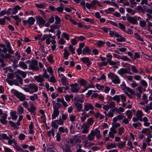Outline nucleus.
<instances>
[{
  "label": "nucleus",
  "instance_id": "nucleus-1",
  "mask_svg": "<svg viewBox=\"0 0 152 152\" xmlns=\"http://www.w3.org/2000/svg\"><path fill=\"white\" fill-rule=\"evenodd\" d=\"M95 131L92 130L90 133L87 136L88 140L90 141H92L94 139V137L96 135L97 139H99L101 137L100 131L97 129L96 128L95 130Z\"/></svg>",
  "mask_w": 152,
  "mask_h": 152
},
{
  "label": "nucleus",
  "instance_id": "nucleus-2",
  "mask_svg": "<svg viewBox=\"0 0 152 152\" xmlns=\"http://www.w3.org/2000/svg\"><path fill=\"white\" fill-rule=\"evenodd\" d=\"M26 62L28 64H30L29 65L28 69H31L35 71H38L39 68L38 66V62L35 60H33L31 61L30 60L26 61Z\"/></svg>",
  "mask_w": 152,
  "mask_h": 152
},
{
  "label": "nucleus",
  "instance_id": "nucleus-3",
  "mask_svg": "<svg viewBox=\"0 0 152 152\" xmlns=\"http://www.w3.org/2000/svg\"><path fill=\"white\" fill-rule=\"evenodd\" d=\"M11 92L18 98L20 101H23L26 99V96L22 93L19 92L13 89L11 90Z\"/></svg>",
  "mask_w": 152,
  "mask_h": 152
},
{
  "label": "nucleus",
  "instance_id": "nucleus-4",
  "mask_svg": "<svg viewBox=\"0 0 152 152\" xmlns=\"http://www.w3.org/2000/svg\"><path fill=\"white\" fill-rule=\"evenodd\" d=\"M118 73L121 76H123L125 74H128L130 75L132 74V73L130 71V68H129L127 69L124 68H121L120 70L118 71Z\"/></svg>",
  "mask_w": 152,
  "mask_h": 152
},
{
  "label": "nucleus",
  "instance_id": "nucleus-5",
  "mask_svg": "<svg viewBox=\"0 0 152 152\" xmlns=\"http://www.w3.org/2000/svg\"><path fill=\"white\" fill-rule=\"evenodd\" d=\"M71 87V91L73 93L78 92L80 87L78 86L79 84L77 83L72 84L69 85Z\"/></svg>",
  "mask_w": 152,
  "mask_h": 152
},
{
  "label": "nucleus",
  "instance_id": "nucleus-6",
  "mask_svg": "<svg viewBox=\"0 0 152 152\" xmlns=\"http://www.w3.org/2000/svg\"><path fill=\"white\" fill-rule=\"evenodd\" d=\"M59 114V110L58 108H56V107L53 106V113L52 115V119H54L58 117Z\"/></svg>",
  "mask_w": 152,
  "mask_h": 152
},
{
  "label": "nucleus",
  "instance_id": "nucleus-7",
  "mask_svg": "<svg viewBox=\"0 0 152 152\" xmlns=\"http://www.w3.org/2000/svg\"><path fill=\"white\" fill-rule=\"evenodd\" d=\"M36 19L37 24L41 28L46 23L45 20L41 17H38Z\"/></svg>",
  "mask_w": 152,
  "mask_h": 152
},
{
  "label": "nucleus",
  "instance_id": "nucleus-8",
  "mask_svg": "<svg viewBox=\"0 0 152 152\" xmlns=\"http://www.w3.org/2000/svg\"><path fill=\"white\" fill-rule=\"evenodd\" d=\"M7 115V114L4 113L3 114V115L1 116V118L0 119V121L2 124L5 125L7 124V121L6 119Z\"/></svg>",
  "mask_w": 152,
  "mask_h": 152
},
{
  "label": "nucleus",
  "instance_id": "nucleus-9",
  "mask_svg": "<svg viewBox=\"0 0 152 152\" xmlns=\"http://www.w3.org/2000/svg\"><path fill=\"white\" fill-rule=\"evenodd\" d=\"M28 87L30 89V90L33 91L34 92H37L38 90V87L37 86L35 83H30L28 85Z\"/></svg>",
  "mask_w": 152,
  "mask_h": 152
},
{
  "label": "nucleus",
  "instance_id": "nucleus-10",
  "mask_svg": "<svg viewBox=\"0 0 152 152\" xmlns=\"http://www.w3.org/2000/svg\"><path fill=\"white\" fill-rule=\"evenodd\" d=\"M127 20L128 21L133 24H138L135 16L134 17H128L127 18Z\"/></svg>",
  "mask_w": 152,
  "mask_h": 152
},
{
  "label": "nucleus",
  "instance_id": "nucleus-11",
  "mask_svg": "<svg viewBox=\"0 0 152 152\" xmlns=\"http://www.w3.org/2000/svg\"><path fill=\"white\" fill-rule=\"evenodd\" d=\"M117 133V131L115 128L113 127L110 129V131L109 133V136L110 137L113 138L114 137V134H116Z\"/></svg>",
  "mask_w": 152,
  "mask_h": 152
},
{
  "label": "nucleus",
  "instance_id": "nucleus-12",
  "mask_svg": "<svg viewBox=\"0 0 152 152\" xmlns=\"http://www.w3.org/2000/svg\"><path fill=\"white\" fill-rule=\"evenodd\" d=\"M34 79L37 82L40 83H42L45 80L44 78L41 75L35 76L34 77Z\"/></svg>",
  "mask_w": 152,
  "mask_h": 152
},
{
  "label": "nucleus",
  "instance_id": "nucleus-13",
  "mask_svg": "<svg viewBox=\"0 0 152 152\" xmlns=\"http://www.w3.org/2000/svg\"><path fill=\"white\" fill-rule=\"evenodd\" d=\"M91 50L88 46H86L83 49L82 53L84 55L91 54Z\"/></svg>",
  "mask_w": 152,
  "mask_h": 152
},
{
  "label": "nucleus",
  "instance_id": "nucleus-14",
  "mask_svg": "<svg viewBox=\"0 0 152 152\" xmlns=\"http://www.w3.org/2000/svg\"><path fill=\"white\" fill-rule=\"evenodd\" d=\"M84 109L87 111H88L89 109L91 110H93L94 107L91 104L87 103L84 106Z\"/></svg>",
  "mask_w": 152,
  "mask_h": 152
},
{
  "label": "nucleus",
  "instance_id": "nucleus-15",
  "mask_svg": "<svg viewBox=\"0 0 152 152\" xmlns=\"http://www.w3.org/2000/svg\"><path fill=\"white\" fill-rule=\"evenodd\" d=\"M6 81L10 86H12L13 85H14L16 86H19V84L15 80L13 79L12 80H7Z\"/></svg>",
  "mask_w": 152,
  "mask_h": 152
},
{
  "label": "nucleus",
  "instance_id": "nucleus-16",
  "mask_svg": "<svg viewBox=\"0 0 152 152\" xmlns=\"http://www.w3.org/2000/svg\"><path fill=\"white\" fill-rule=\"evenodd\" d=\"M18 66L23 69H27L28 68L26 64L24 62L22 61H20L19 65H16V67H17Z\"/></svg>",
  "mask_w": 152,
  "mask_h": 152
},
{
  "label": "nucleus",
  "instance_id": "nucleus-17",
  "mask_svg": "<svg viewBox=\"0 0 152 152\" xmlns=\"http://www.w3.org/2000/svg\"><path fill=\"white\" fill-rule=\"evenodd\" d=\"M12 9V15H15L18 12V10H20L21 9V7L18 5H16Z\"/></svg>",
  "mask_w": 152,
  "mask_h": 152
},
{
  "label": "nucleus",
  "instance_id": "nucleus-18",
  "mask_svg": "<svg viewBox=\"0 0 152 152\" xmlns=\"http://www.w3.org/2000/svg\"><path fill=\"white\" fill-rule=\"evenodd\" d=\"M112 81L115 84H118L120 83V80L117 75H115L112 79Z\"/></svg>",
  "mask_w": 152,
  "mask_h": 152
},
{
  "label": "nucleus",
  "instance_id": "nucleus-19",
  "mask_svg": "<svg viewBox=\"0 0 152 152\" xmlns=\"http://www.w3.org/2000/svg\"><path fill=\"white\" fill-rule=\"evenodd\" d=\"M57 101L58 102H61L63 105L65 107H66L68 106V105L67 104L66 102L64 101L63 98H62L61 99L60 98H57Z\"/></svg>",
  "mask_w": 152,
  "mask_h": 152
},
{
  "label": "nucleus",
  "instance_id": "nucleus-20",
  "mask_svg": "<svg viewBox=\"0 0 152 152\" xmlns=\"http://www.w3.org/2000/svg\"><path fill=\"white\" fill-rule=\"evenodd\" d=\"M74 103L77 109V110L79 112L81 111L83 108L82 104L77 102H75Z\"/></svg>",
  "mask_w": 152,
  "mask_h": 152
},
{
  "label": "nucleus",
  "instance_id": "nucleus-21",
  "mask_svg": "<svg viewBox=\"0 0 152 152\" xmlns=\"http://www.w3.org/2000/svg\"><path fill=\"white\" fill-rule=\"evenodd\" d=\"M94 116L96 118L101 120L104 118V117L99 112H97L94 114Z\"/></svg>",
  "mask_w": 152,
  "mask_h": 152
},
{
  "label": "nucleus",
  "instance_id": "nucleus-22",
  "mask_svg": "<svg viewBox=\"0 0 152 152\" xmlns=\"http://www.w3.org/2000/svg\"><path fill=\"white\" fill-rule=\"evenodd\" d=\"M59 132L62 133H64L65 132L66 134L68 133V129L67 128H64V127L61 126L59 127L58 129Z\"/></svg>",
  "mask_w": 152,
  "mask_h": 152
},
{
  "label": "nucleus",
  "instance_id": "nucleus-23",
  "mask_svg": "<svg viewBox=\"0 0 152 152\" xmlns=\"http://www.w3.org/2000/svg\"><path fill=\"white\" fill-rule=\"evenodd\" d=\"M35 7L37 8L40 9H44L46 6V5L45 3H43L42 4H35Z\"/></svg>",
  "mask_w": 152,
  "mask_h": 152
},
{
  "label": "nucleus",
  "instance_id": "nucleus-24",
  "mask_svg": "<svg viewBox=\"0 0 152 152\" xmlns=\"http://www.w3.org/2000/svg\"><path fill=\"white\" fill-rule=\"evenodd\" d=\"M142 115L143 113L140 110H138L137 111L136 113V116L139 118L140 121L142 120Z\"/></svg>",
  "mask_w": 152,
  "mask_h": 152
},
{
  "label": "nucleus",
  "instance_id": "nucleus-25",
  "mask_svg": "<svg viewBox=\"0 0 152 152\" xmlns=\"http://www.w3.org/2000/svg\"><path fill=\"white\" fill-rule=\"evenodd\" d=\"M10 115L13 120H15L18 118V115L16 114V112L15 111H12L10 112Z\"/></svg>",
  "mask_w": 152,
  "mask_h": 152
},
{
  "label": "nucleus",
  "instance_id": "nucleus-26",
  "mask_svg": "<svg viewBox=\"0 0 152 152\" xmlns=\"http://www.w3.org/2000/svg\"><path fill=\"white\" fill-rule=\"evenodd\" d=\"M35 21V19L33 17H31L28 18V24L29 26L33 25Z\"/></svg>",
  "mask_w": 152,
  "mask_h": 152
},
{
  "label": "nucleus",
  "instance_id": "nucleus-27",
  "mask_svg": "<svg viewBox=\"0 0 152 152\" xmlns=\"http://www.w3.org/2000/svg\"><path fill=\"white\" fill-rule=\"evenodd\" d=\"M21 75L23 78H25L26 76V72L22 71L19 69H18L16 72Z\"/></svg>",
  "mask_w": 152,
  "mask_h": 152
},
{
  "label": "nucleus",
  "instance_id": "nucleus-28",
  "mask_svg": "<svg viewBox=\"0 0 152 152\" xmlns=\"http://www.w3.org/2000/svg\"><path fill=\"white\" fill-rule=\"evenodd\" d=\"M55 130L53 128H52L48 132L47 134L48 136L50 138H51V135L54 136L55 135Z\"/></svg>",
  "mask_w": 152,
  "mask_h": 152
},
{
  "label": "nucleus",
  "instance_id": "nucleus-29",
  "mask_svg": "<svg viewBox=\"0 0 152 152\" xmlns=\"http://www.w3.org/2000/svg\"><path fill=\"white\" fill-rule=\"evenodd\" d=\"M61 148L63 150V152H66L70 149L68 145L66 144H64L61 146Z\"/></svg>",
  "mask_w": 152,
  "mask_h": 152
},
{
  "label": "nucleus",
  "instance_id": "nucleus-30",
  "mask_svg": "<svg viewBox=\"0 0 152 152\" xmlns=\"http://www.w3.org/2000/svg\"><path fill=\"white\" fill-rule=\"evenodd\" d=\"M126 144V142L124 141L123 142H121L119 143H118L117 145V146L119 148L122 149L124 147V145Z\"/></svg>",
  "mask_w": 152,
  "mask_h": 152
},
{
  "label": "nucleus",
  "instance_id": "nucleus-31",
  "mask_svg": "<svg viewBox=\"0 0 152 152\" xmlns=\"http://www.w3.org/2000/svg\"><path fill=\"white\" fill-rule=\"evenodd\" d=\"M64 9V7L63 4L62 3H61L60 6L56 8V10L59 12H62L63 11Z\"/></svg>",
  "mask_w": 152,
  "mask_h": 152
},
{
  "label": "nucleus",
  "instance_id": "nucleus-32",
  "mask_svg": "<svg viewBox=\"0 0 152 152\" xmlns=\"http://www.w3.org/2000/svg\"><path fill=\"white\" fill-rule=\"evenodd\" d=\"M73 97V96L72 95H69L68 94L66 95L65 96V98L66 100L68 102H69L70 101L71 99H72Z\"/></svg>",
  "mask_w": 152,
  "mask_h": 152
},
{
  "label": "nucleus",
  "instance_id": "nucleus-33",
  "mask_svg": "<svg viewBox=\"0 0 152 152\" xmlns=\"http://www.w3.org/2000/svg\"><path fill=\"white\" fill-rule=\"evenodd\" d=\"M61 81L64 86H66L68 84V82L66 77H64L61 78Z\"/></svg>",
  "mask_w": 152,
  "mask_h": 152
},
{
  "label": "nucleus",
  "instance_id": "nucleus-34",
  "mask_svg": "<svg viewBox=\"0 0 152 152\" xmlns=\"http://www.w3.org/2000/svg\"><path fill=\"white\" fill-rule=\"evenodd\" d=\"M126 115L127 118L128 119H131L132 117V113L130 110H128L126 112Z\"/></svg>",
  "mask_w": 152,
  "mask_h": 152
},
{
  "label": "nucleus",
  "instance_id": "nucleus-35",
  "mask_svg": "<svg viewBox=\"0 0 152 152\" xmlns=\"http://www.w3.org/2000/svg\"><path fill=\"white\" fill-rule=\"evenodd\" d=\"M57 124L59 125H62L64 124V121L61 118H60L58 120H56L54 121Z\"/></svg>",
  "mask_w": 152,
  "mask_h": 152
},
{
  "label": "nucleus",
  "instance_id": "nucleus-36",
  "mask_svg": "<svg viewBox=\"0 0 152 152\" xmlns=\"http://www.w3.org/2000/svg\"><path fill=\"white\" fill-rule=\"evenodd\" d=\"M36 110V107L32 104L31 105L30 108H28V110L31 113L32 112H34V111H35Z\"/></svg>",
  "mask_w": 152,
  "mask_h": 152
},
{
  "label": "nucleus",
  "instance_id": "nucleus-37",
  "mask_svg": "<svg viewBox=\"0 0 152 152\" xmlns=\"http://www.w3.org/2000/svg\"><path fill=\"white\" fill-rule=\"evenodd\" d=\"M74 142V140L73 139L69 140L66 141V142L71 147H72L73 146Z\"/></svg>",
  "mask_w": 152,
  "mask_h": 152
},
{
  "label": "nucleus",
  "instance_id": "nucleus-38",
  "mask_svg": "<svg viewBox=\"0 0 152 152\" xmlns=\"http://www.w3.org/2000/svg\"><path fill=\"white\" fill-rule=\"evenodd\" d=\"M15 148L19 152H29L28 150H23L20 148L18 145L15 147Z\"/></svg>",
  "mask_w": 152,
  "mask_h": 152
},
{
  "label": "nucleus",
  "instance_id": "nucleus-39",
  "mask_svg": "<svg viewBox=\"0 0 152 152\" xmlns=\"http://www.w3.org/2000/svg\"><path fill=\"white\" fill-rule=\"evenodd\" d=\"M140 83L144 87L146 88L148 86V84L146 82L143 80H141L140 81Z\"/></svg>",
  "mask_w": 152,
  "mask_h": 152
},
{
  "label": "nucleus",
  "instance_id": "nucleus-40",
  "mask_svg": "<svg viewBox=\"0 0 152 152\" xmlns=\"http://www.w3.org/2000/svg\"><path fill=\"white\" fill-rule=\"evenodd\" d=\"M140 25L142 28H144L146 26V23L144 20L140 21Z\"/></svg>",
  "mask_w": 152,
  "mask_h": 152
},
{
  "label": "nucleus",
  "instance_id": "nucleus-41",
  "mask_svg": "<svg viewBox=\"0 0 152 152\" xmlns=\"http://www.w3.org/2000/svg\"><path fill=\"white\" fill-rule=\"evenodd\" d=\"M116 40L119 42H122L125 41H126V39L125 38L120 35L119 37Z\"/></svg>",
  "mask_w": 152,
  "mask_h": 152
},
{
  "label": "nucleus",
  "instance_id": "nucleus-42",
  "mask_svg": "<svg viewBox=\"0 0 152 152\" xmlns=\"http://www.w3.org/2000/svg\"><path fill=\"white\" fill-rule=\"evenodd\" d=\"M134 35L135 36L137 40L140 41L141 42H143L144 41L143 39L142 38H141L140 37V35H139L138 34L135 33H134Z\"/></svg>",
  "mask_w": 152,
  "mask_h": 152
},
{
  "label": "nucleus",
  "instance_id": "nucleus-43",
  "mask_svg": "<svg viewBox=\"0 0 152 152\" xmlns=\"http://www.w3.org/2000/svg\"><path fill=\"white\" fill-rule=\"evenodd\" d=\"M18 111L20 114L23 113L24 109L23 107L21 106H19L18 108Z\"/></svg>",
  "mask_w": 152,
  "mask_h": 152
},
{
  "label": "nucleus",
  "instance_id": "nucleus-44",
  "mask_svg": "<svg viewBox=\"0 0 152 152\" xmlns=\"http://www.w3.org/2000/svg\"><path fill=\"white\" fill-rule=\"evenodd\" d=\"M47 59L50 62L52 63L53 62V56L51 55H49L47 57Z\"/></svg>",
  "mask_w": 152,
  "mask_h": 152
},
{
  "label": "nucleus",
  "instance_id": "nucleus-45",
  "mask_svg": "<svg viewBox=\"0 0 152 152\" xmlns=\"http://www.w3.org/2000/svg\"><path fill=\"white\" fill-rule=\"evenodd\" d=\"M114 111L113 110H110L107 114L108 117H112L114 116Z\"/></svg>",
  "mask_w": 152,
  "mask_h": 152
},
{
  "label": "nucleus",
  "instance_id": "nucleus-46",
  "mask_svg": "<svg viewBox=\"0 0 152 152\" xmlns=\"http://www.w3.org/2000/svg\"><path fill=\"white\" fill-rule=\"evenodd\" d=\"M70 133L71 134H73L75 132V127L72 124H71L69 127Z\"/></svg>",
  "mask_w": 152,
  "mask_h": 152
},
{
  "label": "nucleus",
  "instance_id": "nucleus-47",
  "mask_svg": "<svg viewBox=\"0 0 152 152\" xmlns=\"http://www.w3.org/2000/svg\"><path fill=\"white\" fill-rule=\"evenodd\" d=\"M124 132V129L123 127H121L118 129V134L121 135Z\"/></svg>",
  "mask_w": 152,
  "mask_h": 152
},
{
  "label": "nucleus",
  "instance_id": "nucleus-48",
  "mask_svg": "<svg viewBox=\"0 0 152 152\" xmlns=\"http://www.w3.org/2000/svg\"><path fill=\"white\" fill-rule=\"evenodd\" d=\"M118 24L120 28L123 30L124 31H126L125 26L122 23H119Z\"/></svg>",
  "mask_w": 152,
  "mask_h": 152
},
{
  "label": "nucleus",
  "instance_id": "nucleus-49",
  "mask_svg": "<svg viewBox=\"0 0 152 152\" xmlns=\"http://www.w3.org/2000/svg\"><path fill=\"white\" fill-rule=\"evenodd\" d=\"M142 99L144 101L145 104H147L148 103V100L147 99V96L145 94H143Z\"/></svg>",
  "mask_w": 152,
  "mask_h": 152
},
{
  "label": "nucleus",
  "instance_id": "nucleus-50",
  "mask_svg": "<svg viewBox=\"0 0 152 152\" xmlns=\"http://www.w3.org/2000/svg\"><path fill=\"white\" fill-rule=\"evenodd\" d=\"M80 60L85 64L89 61V58L86 57L82 58H81Z\"/></svg>",
  "mask_w": 152,
  "mask_h": 152
},
{
  "label": "nucleus",
  "instance_id": "nucleus-51",
  "mask_svg": "<svg viewBox=\"0 0 152 152\" xmlns=\"http://www.w3.org/2000/svg\"><path fill=\"white\" fill-rule=\"evenodd\" d=\"M116 145L114 143H111L110 145H108L107 146V149H109L111 148H115Z\"/></svg>",
  "mask_w": 152,
  "mask_h": 152
},
{
  "label": "nucleus",
  "instance_id": "nucleus-52",
  "mask_svg": "<svg viewBox=\"0 0 152 152\" xmlns=\"http://www.w3.org/2000/svg\"><path fill=\"white\" fill-rule=\"evenodd\" d=\"M55 19L56 20L55 23L57 24H59L61 21L60 18L57 15H56L55 17Z\"/></svg>",
  "mask_w": 152,
  "mask_h": 152
},
{
  "label": "nucleus",
  "instance_id": "nucleus-53",
  "mask_svg": "<svg viewBox=\"0 0 152 152\" xmlns=\"http://www.w3.org/2000/svg\"><path fill=\"white\" fill-rule=\"evenodd\" d=\"M11 17L13 18L14 19L16 20L17 21L20 22L21 20V18H20L18 15L13 16L12 15Z\"/></svg>",
  "mask_w": 152,
  "mask_h": 152
},
{
  "label": "nucleus",
  "instance_id": "nucleus-54",
  "mask_svg": "<svg viewBox=\"0 0 152 152\" xmlns=\"http://www.w3.org/2000/svg\"><path fill=\"white\" fill-rule=\"evenodd\" d=\"M150 130L148 128L143 129L141 131L144 134H147L150 132Z\"/></svg>",
  "mask_w": 152,
  "mask_h": 152
},
{
  "label": "nucleus",
  "instance_id": "nucleus-55",
  "mask_svg": "<svg viewBox=\"0 0 152 152\" xmlns=\"http://www.w3.org/2000/svg\"><path fill=\"white\" fill-rule=\"evenodd\" d=\"M94 123L93 118H90L88 119L87 124L90 126L92 125Z\"/></svg>",
  "mask_w": 152,
  "mask_h": 152
},
{
  "label": "nucleus",
  "instance_id": "nucleus-56",
  "mask_svg": "<svg viewBox=\"0 0 152 152\" xmlns=\"http://www.w3.org/2000/svg\"><path fill=\"white\" fill-rule=\"evenodd\" d=\"M132 71L134 73H137L138 72L137 69L134 65L132 66Z\"/></svg>",
  "mask_w": 152,
  "mask_h": 152
},
{
  "label": "nucleus",
  "instance_id": "nucleus-57",
  "mask_svg": "<svg viewBox=\"0 0 152 152\" xmlns=\"http://www.w3.org/2000/svg\"><path fill=\"white\" fill-rule=\"evenodd\" d=\"M113 99L119 102L120 101V98L119 96L115 95L113 97Z\"/></svg>",
  "mask_w": 152,
  "mask_h": 152
},
{
  "label": "nucleus",
  "instance_id": "nucleus-58",
  "mask_svg": "<svg viewBox=\"0 0 152 152\" xmlns=\"http://www.w3.org/2000/svg\"><path fill=\"white\" fill-rule=\"evenodd\" d=\"M126 11L127 12L129 13H131L132 15H134L135 13V12L132 9L127 8L126 9Z\"/></svg>",
  "mask_w": 152,
  "mask_h": 152
},
{
  "label": "nucleus",
  "instance_id": "nucleus-59",
  "mask_svg": "<svg viewBox=\"0 0 152 152\" xmlns=\"http://www.w3.org/2000/svg\"><path fill=\"white\" fill-rule=\"evenodd\" d=\"M75 38L78 39V40L81 41H83L86 39L85 37L84 36H81L80 37L76 36L75 37Z\"/></svg>",
  "mask_w": 152,
  "mask_h": 152
},
{
  "label": "nucleus",
  "instance_id": "nucleus-60",
  "mask_svg": "<svg viewBox=\"0 0 152 152\" xmlns=\"http://www.w3.org/2000/svg\"><path fill=\"white\" fill-rule=\"evenodd\" d=\"M62 35L66 40H69V36L67 34L63 32L62 34Z\"/></svg>",
  "mask_w": 152,
  "mask_h": 152
},
{
  "label": "nucleus",
  "instance_id": "nucleus-61",
  "mask_svg": "<svg viewBox=\"0 0 152 152\" xmlns=\"http://www.w3.org/2000/svg\"><path fill=\"white\" fill-rule=\"evenodd\" d=\"M90 126L87 124L83 123L82 126V128L88 129L90 127Z\"/></svg>",
  "mask_w": 152,
  "mask_h": 152
},
{
  "label": "nucleus",
  "instance_id": "nucleus-62",
  "mask_svg": "<svg viewBox=\"0 0 152 152\" xmlns=\"http://www.w3.org/2000/svg\"><path fill=\"white\" fill-rule=\"evenodd\" d=\"M114 109L116 110V112L118 113H120V112H123L124 111V108L121 107H119L118 109Z\"/></svg>",
  "mask_w": 152,
  "mask_h": 152
},
{
  "label": "nucleus",
  "instance_id": "nucleus-63",
  "mask_svg": "<svg viewBox=\"0 0 152 152\" xmlns=\"http://www.w3.org/2000/svg\"><path fill=\"white\" fill-rule=\"evenodd\" d=\"M47 152H57V151L54 148H49L47 149Z\"/></svg>",
  "mask_w": 152,
  "mask_h": 152
},
{
  "label": "nucleus",
  "instance_id": "nucleus-64",
  "mask_svg": "<svg viewBox=\"0 0 152 152\" xmlns=\"http://www.w3.org/2000/svg\"><path fill=\"white\" fill-rule=\"evenodd\" d=\"M25 135L23 134H20L18 136L19 139L20 140H24L25 137Z\"/></svg>",
  "mask_w": 152,
  "mask_h": 152
}]
</instances>
